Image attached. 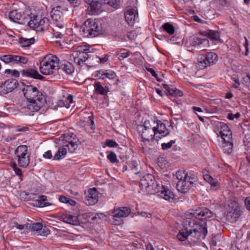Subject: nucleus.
<instances>
[{"mask_svg":"<svg viewBox=\"0 0 250 250\" xmlns=\"http://www.w3.org/2000/svg\"><path fill=\"white\" fill-rule=\"evenodd\" d=\"M213 216V212L207 208H198L187 212L186 218L183 222V228L192 232V229L198 222V219L210 218Z\"/></svg>","mask_w":250,"mask_h":250,"instance_id":"1","label":"nucleus"},{"mask_svg":"<svg viewBox=\"0 0 250 250\" xmlns=\"http://www.w3.org/2000/svg\"><path fill=\"white\" fill-rule=\"evenodd\" d=\"M81 29L84 37L94 38L102 34L101 24L95 19H87L84 22Z\"/></svg>","mask_w":250,"mask_h":250,"instance_id":"2","label":"nucleus"},{"mask_svg":"<svg viewBox=\"0 0 250 250\" xmlns=\"http://www.w3.org/2000/svg\"><path fill=\"white\" fill-rule=\"evenodd\" d=\"M60 60L55 55H48L40 62V70L43 75H50L59 69Z\"/></svg>","mask_w":250,"mask_h":250,"instance_id":"3","label":"nucleus"},{"mask_svg":"<svg viewBox=\"0 0 250 250\" xmlns=\"http://www.w3.org/2000/svg\"><path fill=\"white\" fill-rule=\"evenodd\" d=\"M139 186L141 190L146 191L150 194H155L156 192L159 191L158 189L160 186L156 183L152 174H147L141 179Z\"/></svg>","mask_w":250,"mask_h":250,"instance_id":"4","label":"nucleus"},{"mask_svg":"<svg viewBox=\"0 0 250 250\" xmlns=\"http://www.w3.org/2000/svg\"><path fill=\"white\" fill-rule=\"evenodd\" d=\"M217 61L218 55L213 52H208L205 54H200L198 57L197 67L200 69H203L215 64Z\"/></svg>","mask_w":250,"mask_h":250,"instance_id":"5","label":"nucleus"},{"mask_svg":"<svg viewBox=\"0 0 250 250\" xmlns=\"http://www.w3.org/2000/svg\"><path fill=\"white\" fill-rule=\"evenodd\" d=\"M31 15V18L28 22V26L30 28L41 31H44L48 29L49 25V20L48 18L44 17L40 20L37 19L38 16L32 13Z\"/></svg>","mask_w":250,"mask_h":250,"instance_id":"6","label":"nucleus"},{"mask_svg":"<svg viewBox=\"0 0 250 250\" xmlns=\"http://www.w3.org/2000/svg\"><path fill=\"white\" fill-rule=\"evenodd\" d=\"M45 99L42 97L27 100L22 104V108H27L32 112H37L44 105Z\"/></svg>","mask_w":250,"mask_h":250,"instance_id":"7","label":"nucleus"},{"mask_svg":"<svg viewBox=\"0 0 250 250\" xmlns=\"http://www.w3.org/2000/svg\"><path fill=\"white\" fill-rule=\"evenodd\" d=\"M32 13L30 14L25 13L22 14L19 12L17 10H13L9 12V17L11 21L21 24H29Z\"/></svg>","mask_w":250,"mask_h":250,"instance_id":"8","label":"nucleus"},{"mask_svg":"<svg viewBox=\"0 0 250 250\" xmlns=\"http://www.w3.org/2000/svg\"><path fill=\"white\" fill-rule=\"evenodd\" d=\"M215 131L218 136L221 137L223 141L232 139L231 131L228 125L223 122H218L215 124Z\"/></svg>","mask_w":250,"mask_h":250,"instance_id":"9","label":"nucleus"},{"mask_svg":"<svg viewBox=\"0 0 250 250\" xmlns=\"http://www.w3.org/2000/svg\"><path fill=\"white\" fill-rule=\"evenodd\" d=\"M21 83L24 86L22 91L26 100L43 97L42 93L36 86L32 85H26L23 82Z\"/></svg>","mask_w":250,"mask_h":250,"instance_id":"10","label":"nucleus"},{"mask_svg":"<svg viewBox=\"0 0 250 250\" xmlns=\"http://www.w3.org/2000/svg\"><path fill=\"white\" fill-rule=\"evenodd\" d=\"M0 60L6 64H25L28 62V59L26 57L13 54L3 55L0 57Z\"/></svg>","mask_w":250,"mask_h":250,"instance_id":"11","label":"nucleus"},{"mask_svg":"<svg viewBox=\"0 0 250 250\" xmlns=\"http://www.w3.org/2000/svg\"><path fill=\"white\" fill-rule=\"evenodd\" d=\"M207 233V223L205 221L198 222L192 229V236L198 240L204 239Z\"/></svg>","mask_w":250,"mask_h":250,"instance_id":"12","label":"nucleus"},{"mask_svg":"<svg viewBox=\"0 0 250 250\" xmlns=\"http://www.w3.org/2000/svg\"><path fill=\"white\" fill-rule=\"evenodd\" d=\"M19 85L15 79H10L2 82L0 84V95H3L12 92Z\"/></svg>","mask_w":250,"mask_h":250,"instance_id":"13","label":"nucleus"},{"mask_svg":"<svg viewBox=\"0 0 250 250\" xmlns=\"http://www.w3.org/2000/svg\"><path fill=\"white\" fill-rule=\"evenodd\" d=\"M153 139L158 141L162 137H164L169 134V130L166 128L164 124L162 123L160 121L157 122V126L153 127Z\"/></svg>","mask_w":250,"mask_h":250,"instance_id":"14","label":"nucleus"},{"mask_svg":"<svg viewBox=\"0 0 250 250\" xmlns=\"http://www.w3.org/2000/svg\"><path fill=\"white\" fill-rule=\"evenodd\" d=\"M126 21L129 25L132 26L138 21V13L136 7L128 8L125 13Z\"/></svg>","mask_w":250,"mask_h":250,"instance_id":"15","label":"nucleus"},{"mask_svg":"<svg viewBox=\"0 0 250 250\" xmlns=\"http://www.w3.org/2000/svg\"><path fill=\"white\" fill-rule=\"evenodd\" d=\"M62 9L60 6H57L52 9L50 15L52 20L55 22L54 24H61L65 23Z\"/></svg>","mask_w":250,"mask_h":250,"instance_id":"16","label":"nucleus"},{"mask_svg":"<svg viewBox=\"0 0 250 250\" xmlns=\"http://www.w3.org/2000/svg\"><path fill=\"white\" fill-rule=\"evenodd\" d=\"M159 191L156 192L158 195L166 200L173 202L175 199V196L171 189L164 186H160L158 189Z\"/></svg>","mask_w":250,"mask_h":250,"instance_id":"17","label":"nucleus"},{"mask_svg":"<svg viewBox=\"0 0 250 250\" xmlns=\"http://www.w3.org/2000/svg\"><path fill=\"white\" fill-rule=\"evenodd\" d=\"M98 201V193L95 188L88 189L84 198V203L88 206L93 205Z\"/></svg>","mask_w":250,"mask_h":250,"instance_id":"18","label":"nucleus"},{"mask_svg":"<svg viewBox=\"0 0 250 250\" xmlns=\"http://www.w3.org/2000/svg\"><path fill=\"white\" fill-rule=\"evenodd\" d=\"M21 75L24 77H28L42 81H44L45 78L41 75L38 71L33 68H26L21 70Z\"/></svg>","mask_w":250,"mask_h":250,"instance_id":"19","label":"nucleus"},{"mask_svg":"<svg viewBox=\"0 0 250 250\" xmlns=\"http://www.w3.org/2000/svg\"><path fill=\"white\" fill-rule=\"evenodd\" d=\"M143 126L144 129L143 130L141 137L144 140L149 141L150 139H152L153 136H154L153 127L150 125L149 121H146Z\"/></svg>","mask_w":250,"mask_h":250,"instance_id":"20","label":"nucleus"},{"mask_svg":"<svg viewBox=\"0 0 250 250\" xmlns=\"http://www.w3.org/2000/svg\"><path fill=\"white\" fill-rule=\"evenodd\" d=\"M104 3L102 0H95L94 2L87 7V12L89 14L98 15L103 11L102 6Z\"/></svg>","mask_w":250,"mask_h":250,"instance_id":"21","label":"nucleus"},{"mask_svg":"<svg viewBox=\"0 0 250 250\" xmlns=\"http://www.w3.org/2000/svg\"><path fill=\"white\" fill-rule=\"evenodd\" d=\"M193 187V182H189L186 179L183 180H179L176 184V188L177 190L182 193H187L190 188Z\"/></svg>","mask_w":250,"mask_h":250,"instance_id":"22","label":"nucleus"},{"mask_svg":"<svg viewBox=\"0 0 250 250\" xmlns=\"http://www.w3.org/2000/svg\"><path fill=\"white\" fill-rule=\"evenodd\" d=\"M53 28V36L56 38L62 39L65 34L66 24L65 23L54 24Z\"/></svg>","mask_w":250,"mask_h":250,"instance_id":"23","label":"nucleus"},{"mask_svg":"<svg viewBox=\"0 0 250 250\" xmlns=\"http://www.w3.org/2000/svg\"><path fill=\"white\" fill-rule=\"evenodd\" d=\"M60 220L72 225H78L80 224L77 216L68 214H62L60 216Z\"/></svg>","mask_w":250,"mask_h":250,"instance_id":"24","label":"nucleus"},{"mask_svg":"<svg viewBox=\"0 0 250 250\" xmlns=\"http://www.w3.org/2000/svg\"><path fill=\"white\" fill-rule=\"evenodd\" d=\"M131 212V209L129 208L123 207L117 209H114L113 212V216L114 218L125 217L127 216Z\"/></svg>","mask_w":250,"mask_h":250,"instance_id":"25","label":"nucleus"},{"mask_svg":"<svg viewBox=\"0 0 250 250\" xmlns=\"http://www.w3.org/2000/svg\"><path fill=\"white\" fill-rule=\"evenodd\" d=\"M88 49L83 46H78L76 51V56H77V60H83L85 62L89 58V55L87 51Z\"/></svg>","mask_w":250,"mask_h":250,"instance_id":"26","label":"nucleus"},{"mask_svg":"<svg viewBox=\"0 0 250 250\" xmlns=\"http://www.w3.org/2000/svg\"><path fill=\"white\" fill-rule=\"evenodd\" d=\"M94 92L97 95H106L109 91V88L105 86H104L99 82H96L94 84Z\"/></svg>","mask_w":250,"mask_h":250,"instance_id":"27","label":"nucleus"},{"mask_svg":"<svg viewBox=\"0 0 250 250\" xmlns=\"http://www.w3.org/2000/svg\"><path fill=\"white\" fill-rule=\"evenodd\" d=\"M47 196L45 195H40L39 196L38 199L34 200L32 204L35 207L42 208L52 205V204L46 202Z\"/></svg>","mask_w":250,"mask_h":250,"instance_id":"28","label":"nucleus"},{"mask_svg":"<svg viewBox=\"0 0 250 250\" xmlns=\"http://www.w3.org/2000/svg\"><path fill=\"white\" fill-rule=\"evenodd\" d=\"M201 34L206 36L211 40L217 41L220 40V32L217 31L208 30L201 32Z\"/></svg>","mask_w":250,"mask_h":250,"instance_id":"29","label":"nucleus"},{"mask_svg":"<svg viewBox=\"0 0 250 250\" xmlns=\"http://www.w3.org/2000/svg\"><path fill=\"white\" fill-rule=\"evenodd\" d=\"M59 69H62L68 74L72 73L74 71L73 65L67 61H64L63 63L60 66L59 65Z\"/></svg>","mask_w":250,"mask_h":250,"instance_id":"30","label":"nucleus"},{"mask_svg":"<svg viewBox=\"0 0 250 250\" xmlns=\"http://www.w3.org/2000/svg\"><path fill=\"white\" fill-rule=\"evenodd\" d=\"M27 146L25 145L19 146L15 150V154L18 158L27 155Z\"/></svg>","mask_w":250,"mask_h":250,"instance_id":"31","label":"nucleus"},{"mask_svg":"<svg viewBox=\"0 0 250 250\" xmlns=\"http://www.w3.org/2000/svg\"><path fill=\"white\" fill-rule=\"evenodd\" d=\"M35 39L33 38L27 39L23 37L19 38V42L23 48L30 46L35 42Z\"/></svg>","mask_w":250,"mask_h":250,"instance_id":"32","label":"nucleus"},{"mask_svg":"<svg viewBox=\"0 0 250 250\" xmlns=\"http://www.w3.org/2000/svg\"><path fill=\"white\" fill-rule=\"evenodd\" d=\"M223 142L222 147L224 152L228 154L231 153L233 146L232 139Z\"/></svg>","mask_w":250,"mask_h":250,"instance_id":"33","label":"nucleus"},{"mask_svg":"<svg viewBox=\"0 0 250 250\" xmlns=\"http://www.w3.org/2000/svg\"><path fill=\"white\" fill-rule=\"evenodd\" d=\"M208 41L207 39L194 37L191 42V44L193 46H198L201 45L208 44Z\"/></svg>","mask_w":250,"mask_h":250,"instance_id":"34","label":"nucleus"},{"mask_svg":"<svg viewBox=\"0 0 250 250\" xmlns=\"http://www.w3.org/2000/svg\"><path fill=\"white\" fill-rule=\"evenodd\" d=\"M192 236L191 232H189V231H187V230L185 229L184 228L181 230L179 233L177 235V239L181 241H183L186 240L188 236Z\"/></svg>","mask_w":250,"mask_h":250,"instance_id":"35","label":"nucleus"},{"mask_svg":"<svg viewBox=\"0 0 250 250\" xmlns=\"http://www.w3.org/2000/svg\"><path fill=\"white\" fill-rule=\"evenodd\" d=\"M30 163L29 156L18 158V163L20 167L26 168Z\"/></svg>","mask_w":250,"mask_h":250,"instance_id":"36","label":"nucleus"},{"mask_svg":"<svg viewBox=\"0 0 250 250\" xmlns=\"http://www.w3.org/2000/svg\"><path fill=\"white\" fill-rule=\"evenodd\" d=\"M239 214L235 210H231L227 214V219L230 222H235L239 218Z\"/></svg>","mask_w":250,"mask_h":250,"instance_id":"37","label":"nucleus"},{"mask_svg":"<svg viewBox=\"0 0 250 250\" xmlns=\"http://www.w3.org/2000/svg\"><path fill=\"white\" fill-rule=\"evenodd\" d=\"M76 136L71 133H66L63 134V138L62 139V141L63 142V144H66L67 143H71L75 140L78 141V139H76Z\"/></svg>","mask_w":250,"mask_h":250,"instance_id":"38","label":"nucleus"},{"mask_svg":"<svg viewBox=\"0 0 250 250\" xmlns=\"http://www.w3.org/2000/svg\"><path fill=\"white\" fill-rule=\"evenodd\" d=\"M162 27L165 31L170 35H173L175 31L174 27L169 22H166L164 23L162 25Z\"/></svg>","mask_w":250,"mask_h":250,"instance_id":"39","label":"nucleus"},{"mask_svg":"<svg viewBox=\"0 0 250 250\" xmlns=\"http://www.w3.org/2000/svg\"><path fill=\"white\" fill-rule=\"evenodd\" d=\"M105 79L108 78L109 80H113L114 82L113 83V84H118L119 80L117 79H116V73L111 70H107V72H106Z\"/></svg>","mask_w":250,"mask_h":250,"instance_id":"40","label":"nucleus"},{"mask_svg":"<svg viewBox=\"0 0 250 250\" xmlns=\"http://www.w3.org/2000/svg\"><path fill=\"white\" fill-rule=\"evenodd\" d=\"M67 153V150L65 148H60L55 154L53 160H60L61 158L64 157Z\"/></svg>","mask_w":250,"mask_h":250,"instance_id":"41","label":"nucleus"},{"mask_svg":"<svg viewBox=\"0 0 250 250\" xmlns=\"http://www.w3.org/2000/svg\"><path fill=\"white\" fill-rule=\"evenodd\" d=\"M64 146L68 147V150L70 153H74L77 149L78 145L76 140L73 141V142L63 145Z\"/></svg>","mask_w":250,"mask_h":250,"instance_id":"42","label":"nucleus"},{"mask_svg":"<svg viewBox=\"0 0 250 250\" xmlns=\"http://www.w3.org/2000/svg\"><path fill=\"white\" fill-rule=\"evenodd\" d=\"M167 94V96H171L172 97H181L183 95V92L175 87H171L170 90H168Z\"/></svg>","mask_w":250,"mask_h":250,"instance_id":"43","label":"nucleus"},{"mask_svg":"<svg viewBox=\"0 0 250 250\" xmlns=\"http://www.w3.org/2000/svg\"><path fill=\"white\" fill-rule=\"evenodd\" d=\"M204 180L210 184L211 187H216L218 186V182L215 181L213 178L209 174H206L204 175Z\"/></svg>","mask_w":250,"mask_h":250,"instance_id":"44","label":"nucleus"},{"mask_svg":"<svg viewBox=\"0 0 250 250\" xmlns=\"http://www.w3.org/2000/svg\"><path fill=\"white\" fill-rule=\"evenodd\" d=\"M102 2L104 3V5L107 4L114 8H117L119 5V0H102Z\"/></svg>","mask_w":250,"mask_h":250,"instance_id":"45","label":"nucleus"},{"mask_svg":"<svg viewBox=\"0 0 250 250\" xmlns=\"http://www.w3.org/2000/svg\"><path fill=\"white\" fill-rule=\"evenodd\" d=\"M187 173L183 170H179L176 173V178L179 180H183L186 179Z\"/></svg>","mask_w":250,"mask_h":250,"instance_id":"46","label":"nucleus"},{"mask_svg":"<svg viewBox=\"0 0 250 250\" xmlns=\"http://www.w3.org/2000/svg\"><path fill=\"white\" fill-rule=\"evenodd\" d=\"M107 158L111 163H115L118 162L116 154L112 151L109 152Z\"/></svg>","mask_w":250,"mask_h":250,"instance_id":"47","label":"nucleus"},{"mask_svg":"<svg viewBox=\"0 0 250 250\" xmlns=\"http://www.w3.org/2000/svg\"><path fill=\"white\" fill-rule=\"evenodd\" d=\"M29 228L34 231H39L42 228V224L40 223H35L30 225Z\"/></svg>","mask_w":250,"mask_h":250,"instance_id":"48","label":"nucleus"},{"mask_svg":"<svg viewBox=\"0 0 250 250\" xmlns=\"http://www.w3.org/2000/svg\"><path fill=\"white\" fill-rule=\"evenodd\" d=\"M175 143V140H171L169 142L167 143H163L161 145L162 148L163 150H167L170 148L173 145V144Z\"/></svg>","mask_w":250,"mask_h":250,"instance_id":"49","label":"nucleus"},{"mask_svg":"<svg viewBox=\"0 0 250 250\" xmlns=\"http://www.w3.org/2000/svg\"><path fill=\"white\" fill-rule=\"evenodd\" d=\"M107 72V70H100L97 71L96 76L98 77L99 79L104 80L105 79L106 72Z\"/></svg>","mask_w":250,"mask_h":250,"instance_id":"50","label":"nucleus"},{"mask_svg":"<svg viewBox=\"0 0 250 250\" xmlns=\"http://www.w3.org/2000/svg\"><path fill=\"white\" fill-rule=\"evenodd\" d=\"M146 69L147 71H148L149 72H150L151 73L152 76H153L154 77H155L156 78V79L157 80V81H158V82L162 81V80L158 78L157 74L156 73L155 71L153 68H148V67H146Z\"/></svg>","mask_w":250,"mask_h":250,"instance_id":"51","label":"nucleus"},{"mask_svg":"<svg viewBox=\"0 0 250 250\" xmlns=\"http://www.w3.org/2000/svg\"><path fill=\"white\" fill-rule=\"evenodd\" d=\"M105 144L110 147H115L118 146V144L113 140H107Z\"/></svg>","mask_w":250,"mask_h":250,"instance_id":"52","label":"nucleus"},{"mask_svg":"<svg viewBox=\"0 0 250 250\" xmlns=\"http://www.w3.org/2000/svg\"><path fill=\"white\" fill-rule=\"evenodd\" d=\"M122 50H121V51H122ZM130 54V52L129 51L126 52H120L118 54L119 57L118 58L120 60H122L124 59L125 58H127L128 56H129Z\"/></svg>","mask_w":250,"mask_h":250,"instance_id":"53","label":"nucleus"},{"mask_svg":"<svg viewBox=\"0 0 250 250\" xmlns=\"http://www.w3.org/2000/svg\"><path fill=\"white\" fill-rule=\"evenodd\" d=\"M14 171L15 174L19 176V179L22 181L23 176L21 169L18 167L14 169Z\"/></svg>","mask_w":250,"mask_h":250,"instance_id":"54","label":"nucleus"},{"mask_svg":"<svg viewBox=\"0 0 250 250\" xmlns=\"http://www.w3.org/2000/svg\"><path fill=\"white\" fill-rule=\"evenodd\" d=\"M186 180L189 181V182H193V187L196 185L195 182H197L196 178L193 175L192 176H188L187 175Z\"/></svg>","mask_w":250,"mask_h":250,"instance_id":"55","label":"nucleus"},{"mask_svg":"<svg viewBox=\"0 0 250 250\" xmlns=\"http://www.w3.org/2000/svg\"><path fill=\"white\" fill-rule=\"evenodd\" d=\"M244 143L246 146L250 148V134H246L245 136V139L244 140Z\"/></svg>","mask_w":250,"mask_h":250,"instance_id":"56","label":"nucleus"},{"mask_svg":"<svg viewBox=\"0 0 250 250\" xmlns=\"http://www.w3.org/2000/svg\"><path fill=\"white\" fill-rule=\"evenodd\" d=\"M240 116V114L239 112H237L235 114H233L232 113H229L228 115L227 118L230 120H233L234 118H238Z\"/></svg>","mask_w":250,"mask_h":250,"instance_id":"57","label":"nucleus"},{"mask_svg":"<svg viewBox=\"0 0 250 250\" xmlns=\"http://www.w3.org/2000/svg\"><path fill=\"white\" fill-rule=\"evenodd\" d=\"M70 4L73 7L78 6L81 4V0H68Z\"/></svg>","mask_w":250,"mask_h":250,"instance_id":"58","label":"nucleus"},{"mask_svg":"<svg viewBox=\"0 0 250 250\" xmlns=\"http://www.w3.org/2000/svg\"><path fill=\"white\" fill-rule=\"evenodd\" d=\"M40 231V234L42 236H46L49 234L50 232L49 229L45 227L44 228H42Z\"/></svg>","mask_w":250,"mask_h":250,"instance_id":"59","label":"nucleus"},{"mask_svg":"<svg viewBox=\"0 0 250 250\" xmlns=\"http://www.w3.org/2000/svg\"><path fill=\"white\" fill-rule=\"evenodd\" d=\"M245 205L246 208L250 211V196L246 197L245 199Z\"/></svg>","mask_w":250,"mask_h":250,"instance_id":"60","label":"nucleus"},{"mask_svg":"<svg viewBox=\"0 0 250 250\" xmlns=\"http://www.w3.org/2000/svg\"><path fill=\"white\" fill-rule=\"evenodd\" d=\"M108 57L109 56L107 54H105L103 58H100L97 56V58L99 59V61L101 63H104L107 61Z\"/></svg>","mask_w":250,"mask_h":250,"instance_id":"61","label":"nucleus"},{"mask_svg":"<svg viewBox=\"0 0 250 250\" xmlns=\"http://www.w3.org/2000/svg\"><path fill=\"white\" fill-rule=\"evenodd\" d=\"M44 158L46 159H51L52 157V153L50 150L45 152L43 155Z\"/></svg>","mask_w":250,"mask_h":250,"instance_id":"62","label":"nucleus"},{"mask_svg":"<svg viewBox=\"0 0 250 250\" xmlns=\"http://www.w3.org/2000/svg\"><path fill=\"white\" fill-rule=\"evenodd\" d=\"M74 61L76 64L81 66L83 64V62H85L83 60H77V56H76L74 57Z\"/></svg>","mask_w":250,"mask_h":250,"instance_id":"63","label":"nucleus"},{"mask_svg":"<svg viewBox=\"0 0 250 250\" xmlns=\"http://www.w3.org/2000/svg\"><path fill=\"white\" fill-rule=\"evenodd\" d=\"M68 198H69L68 197H67L65 196L61 195L59 197V200L61 202L63 203H67Z\"/></svg>","mask_w":250,"mask_h":250,"instance_id":"64","label":"nucleus"}]
</instances>
